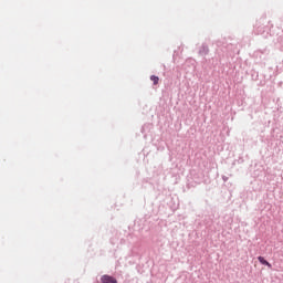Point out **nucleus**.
<instances>
[{
	"label": "nucleus",
	"instance_id": "nucleus-2",
	"mask_svg": "<svg viewBox=\"0 0 283 283\" xmlns=\"http://www.w3.org/2000/svg\"><path fill=\"white\" fill-rule=\"evenodd\" d=\"M258 260H259V262H260L261 264H263V265L266 266L268 269H271V268H272V265L269 263V261H266V260L264 259V256H258Z\"/></svg>",
	"mask_w": 283,
	"mask_h": 283
},
{
	"label": "nucleus",
	"instance_id": "nucleus-3",
	"mask_svg": "<svg viewBox=\"0 0 283 283\" xmlns=\"http://www.w3.org/2000/svg\"><path fill=\"white\" fill-rule=\"evenodd\" d=\"M150 81H153L154 85H158V82L160 81V78L156 75L150 76Z\"/></svg>",
	"mask_w": 283,
	"mask_h": 283
},
{
	"label": "nucleus",
	"instance_id": "nucleus-1",
	"mask_svg": "<svg viewBox=\"0 0 283 283\" xmlns=\"http://www.w3.org/2000/svg\"><path fill=\"white\" fill-rule=\"evenodd\" d=\"M102 283H118V281L114 276H109L107 274L101 277Z\"/></svg>",
	"mask_w": 283,
	"mask_h": 283
}]
</instances>
